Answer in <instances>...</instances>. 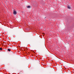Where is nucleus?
Returning <instances> with one entry per match:
<instances>
[{"label": "nucleus", "instance_id": "4", "mask_svg": "<svg viewBox=\"0 0 74 74\" xmlns=\"http://www.w3.org/2000/svg\"><path fill=\"white\" fill-rule=\"evenodd\" d=\"M8 51H11V49H8Z\"/></svg>", "mask_w": 74, "mask_h": 74}, {"label": "nucleus", "instance_id": "2", "mask_svg": "<svg viewBox=\"0 0 74 74\" xmlns=\"http://www.w3.org/2000/svg\"><path fill=\"white\" fill-rule=\"evenodd\" d=\"M68 8L69 9H71V7L69 6H67Z\"/></svg>", "mask_w": 74, "mask_h": 74}, {"label": "nucleus", "instance_id": "3", "mask_svg": "<svg viewBox=\"0 0 74 74\" xmlns=\"http://www.w3.org/2000/svg\"><path fill=\"white\" fill-rule=\"evenodd\" d=\"M27 8H30V6H28L27 7Z\"/></svg>", "mask_w": 74, "mask_h": 74}, {"label": "nucleus", "instance_id": "5", "mask_svg": "<svg viewBox=\"0 0 74 74\" xmlns=\"http://www.w3.org/2000/svg\"><path fill=\"white\" fill-rule=\"evenodd\" d=\"M0 50H1V51H2V50H3V49H2V47L0 48Z\"/></svg>", "mask_w": 74, "mask_h": 74}, {"label": "nucleus", "instance_id": "1", "mask_svg": "<svg viewBox=\"0 0 74 74\" xmlns=\"http://www.w3.org/2000/svg\"><path fill=\"white\" fill-rule=\"evenodd\" d=\"M17 14V13H16V11L15 10H14L13 11V14L14 15H16Z\"/></svg>", "mask_w": 74, "mask_h": 74}]
</instances>
